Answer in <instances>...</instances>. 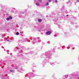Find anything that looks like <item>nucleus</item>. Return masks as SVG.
Listing matches in <instances>:
<instances>
[{
    "mask_svg": "<svg viewBox=\"0 0 79 79\" xmlns=\"http://www.w3.org/2000/svg\"><path fill=\"white\" fill-rule=\"evenodd\" d=\"M44 56H45L44 57V59H45V60H48L50 59V58H51L50 57V55L48 54L46 55H44Z\"/></svg>",
    "mask_w": 79,
    "mask_h": 79,
    "instance_id": "1",
    "label": "nucleus"
},
{
    "mask_svg": "<svg viewBox=\"0 0 79 79\" xmlns=\"http://www.w3.org/2000/svg\"><path fill=\"white\" fill-rule=\"evenodd\" d=\"M51 34V32L50 31H48L46 32V34L47 35H50Z\"/></svg>",
    "mask_w": 79,
    "mask_h": 79,
    "instance_id": "2",
    "label": "nucleus"
},
{
    "mask_svg": "<svg viewBox=\"0 0 79 79\" xmlns=\"http://www.w3.org/2000/svg\"><path fill=\"white\" fill-rule=\"evenodd\" d=\"M68 75H65V76H64L63 77V79H66V78H67V77H68Z\"/></svg>",
    "mask_w": 79,
    "mask_h": 79,
    "instance_id": "3",
    "label": "nucleus"
},
{
    "mask_svg": "<svg viewBox=\"0 0 79 79\" xmlns=\"http://www.w3.org/2000/svg\"><path fill=\"white\" fill-rule=\"evenodd\" d=\"M9 18L10 19H12V17H11V16H9Z\"/></svg>",
    "mask_w": 79,
    "mask_h": 79,
    "instance_id": "4",
    "label": "nucleus"
},
{
    "mask_svg": "<svg viewBox=\"0 0 79 79\" xmlns=\"http://www.w3.org/2000/svg\"><path fill=\"white\" fill-rule=\"evenodd\" d=\"M38 22H42V19H38Z\"/></svg>",
    "mask_w": 79,
    "mask_h": 79,
    "instance_id": "5",
    "label": "nucleus"
},
{
    "mask_svg": "<svg viewBox=\"0 0 79 79\" xmlns=\"http://www.w3.org/2000/svg\"><path fill=\"white\" fill-rule=\"evenodd\" d=\"M35 4L36 5H37V6H39V3H35Z\"/></svg>",
    "mask_w": 79,
    "mask_h": 79,
    "instance_id": "6",
    "label": "nucleus"
},
{
    "mask_svg": "<svg viewBox=\"0 0 79 79\" xmlns=\"http://www.w3.org/2000/svg\"><path fill=\"white\" fill-rule=\"evenodd\" d=\"M10 71L12 72V73H15V71H14L13 70H10Z\"/></svg>",
    "mask_w": 79,
    "mask_h": 79,
    "instance_id": "7",
    "label": "nucleus"
},
{
    "mask_svg": "<svg viewBox=\"0 0 79 79\" xmlns=\"http://www.w3.org/2000/svg\"><path fill=\"white\" fill-rule=\"evenodd\" d=\"M49 5V3H48V2H47V3L46 4V6H48V5Z\"/></svg>",
    "mask_w": 79,
    "mask_h": 79,
    "instance_id": "8",
    "label": "nucleus"
},
{
    "mask_svg": "<svg viewBox=\"0 0 79 79\" xmlns=\"http://www.w3.org/2000/svg\"><path fill=\"white\" fill-rule=\"evenodd\" d=\"M6 20L7 21H9V20H10V18L9 17L7 18Z\"/></svg>",
    "mask_w": 79,
    "mask_h": 79,
    "instance_id": "9",
    "label": "nucleus"
},
{
    "mask_svg": "<svg viewBox=\"0 0 79 79\" xmlns=\"http://www.w3.org/2000/svg\"><path fill=\"white\" fill-rule=\"evenodd\" d=\"M19 32H17L16 33V35H19Z\"/></svg>",
    "mask_w": 79,
    "mask_h": 79,
    "instance_id": "10",
    "label": "nucleus"
},
{
    "mask_svg": "<svg viewBox=\"0 0 79 79\" xmlns=\"http://www.w3.org/2000/svg\"><path fill=\"white\" fill-rule=\"evenodd\" d=\"M38 1H40V2H42V0H38Z\"/></svg>",
    "mask_w": 79,
    "mask_h": 79,
    "instance_id": "11",
    "label": "nucleus"
},
{
    "mask_svg": "<svg viewBox=\"0 0 79 79\" xmlns=\"http://www.w3.org/2000/svg\"><path fill=\"white\" fill-rule=\"evenodd\" d=\"M58 2V1L57 0H55V3H57Z\"/></svg>",
    "mask_w": 79,
    "mask_h": 79,
    "instance_id": "12",
    "label": "nucleus"
},
{
    "mask_svg": "<svg viewBox=\"0 0 79 79\" xmlns=\"http://www.w3.org/2000/svg\"><path fill=\"white\" fill-rule=\"evenodd\" d=\"M51 2H52V0H49V3H50Z\"/></svg>",
    "mask_w": 79,
    "mask_h": 79,
    "instance_id": "13",
    "label": "nucleus"
},
{
    "mask_svg": "<svg viewBox=\"0 0 79 79\" xmlns=\"http://www.w3.org/2000/svg\"><path fill=\"white\" fill-rule=\"evenodd\" d=\"M54 36L55 37H56V36H57V35H56L55 34V35H54Z\"/></svg>",
    "mask_w": 79,
    "mask_h": 79,
    "instance_id": "14",
    "label": "nucleus"
},
{
    "mask_svg": "<svg viewBox=\"0 0 79 79\" xmlns=\"http://www.w3.org/2000/svg\"><path fill=\"white\" fill-rule=\"evenodd\" d=\"M69 2H70V0H69L68 2V3H69Z\"/></svg>",
    "mask_w": 79,
    "mask_h": 79,
    "instance_id": "15",
    "label": "nucleus"
},
{
    "mask_svg": "<svg viewBox=\"0 0 79 79\" xmlns=\"http://www.w3.org/2000/svg\"><path fill=\"white\" fill-rule=\"evenodd\" d=\"M79 2V0H77V1L76 2Z\"/></svg>",
    "mask_w": 79,
    "mask_h": 79,
    "instance_id": "16",
    "label": "nucleus"
},
{
    "mask_svg": "<svg viewBox=\"0 0 79 79\" xmlns=\"http://www.w3.org/2000/svg\"><path fill=\"white\" fill-rule=\"evenodd\" d=\"M7 40V41L8 42V41H9V40Z\"/></svg>",
    "mask_w": 79,
    "mask_h": 79,
    "instance_id": "17",
    "label": "nucleus"
},
{
    "mask_svg": "<svg viewBox=\"0 0 79 79\" xmlns=\"http://www.w3.org/2000/svg\"><path fill=\"white\" fill-rule=\"evenodd\" d=\"M22 13V14H23V13H24L22 12V13Z\"/></svg>",
    "mask_w": 79,
    "mask_h": 79,
    "instance_id": "18",
    "label": "nucleus"
},
{
    "mask_svg": "<svg viewBox=\"0 0 79 79\" xmlns=\"http://www.w3.org/2000/svg\"><path fill=\"white\" fill-rule=\"evenodd\" d=\"M68 16V15H66V16Z\"/></svg>",
    "mask_w": 79,
    "mask_h": 79,
    "instance_id": "19",
    "label": "nucleus"
},
{
    "mask_svg": "<svg viewBox=\"0 0 79 79\" xmlns=\"http://www.w3.org/2000/svg\"><path fill=\"white\" fill-rule=\"evenodd\" d=\"M78 79H79V77L78 78Z\"/></svg>",
    "mask_w": 79,
    "mask_h": 79,
    "instance_id": "20",
    "label": "nucleus"
},
{
    "mask_svg": "<svg viewBox=\"0 0 79 79\" xmlns=\"http://www.w3.org/2000/svg\"><path fill=\"white\" fill-rule=\"evenodd\" d=\"M2 48H2V47H3V46H2Z\"/></svg>",
    "mask_w": 79,
    "mask_h": 79,
    "instance_id": "21",
    "label": "nucleus"
},
{
    "mask_svg": "<svg viewBox=\"0 0 79 79\" xmlns=\"http://www.w3.org/2000/svg\"><path fill=\"white\" fill-rule=\"evenodd\" d=\"M13 9H14V10H15V8H14Z\"/></svg>",
    "mask_w": 79,
    "mask_h": 79,
    "instance_id": "22",
    "label": "nucleus"
},
{
    "mask_svg": "<svg viewBox=\"0 0 79 79\" xmlns=\"http://www.w3.org/2000/svg\"><path fill=\"white\" fill-rule=\"evenodd\" d=\"M51 65H52V64H51Z\"/></svg>",
    "mask_w": 79,
    "mask_h": 79,
    "instance_id": "23",
    "label": "nucleus"
}]
</instances>
